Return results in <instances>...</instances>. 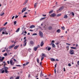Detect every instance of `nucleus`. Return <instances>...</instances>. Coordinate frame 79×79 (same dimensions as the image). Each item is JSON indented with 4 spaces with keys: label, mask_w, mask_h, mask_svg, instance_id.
<instances>
[{
    "label": "nucleus",
    "mask_w": 79,
    "mask_h": 79,
    "mask_svg": "<svg viewBox=\"0 0 79 79\" xmlns=\"http://www.w3.org/2000/svg\"><path fill=\"white\" fill-rule=\"evenodd\" d=\"M61 10L60 8H59V9H58L57 10V12H58V11H60Z\"/></svg>",
    "instance_id": "nucleus-28"
},
{
    "label": "nucleus",
    "mask_w": 79,
    "mask_h": 79,
    "mask_svg": "<svg viewBox=\"0 0 79 79\" xmlns=\"http://www.w3.org/2000/svg\"><path fill=\"white\" fill-rule=\"evenodd\" d=\"M8 68L4 66V68H2L1 69H0V71H2V70H8Z\"/></svg>",
    "instance_id": "nucleus-2"
},
{
    "label": "nucleus",
    "mask_w": 79,
    "mask_h": 79,
    "mask_svg": "<svg viewBox=\"0 0 79 79\" xmlns=\"http://www.w3.org/2000/svg\"><path fill=\"white\" fill-rule=\"evenodd\" d=\"M66 45H71V44H69L68 43H66Z\"/></svg>",
    "instance_id": "nucleus-53"
},
{
    "label": "nucleus",
    "mask_w": 79,
    "mask_h": 79,
    "mask_svg": "<svg viewBox=\"0 0 79 79\" xmlns=\"http://www.w3.org/2000/svg\"><path fill=\"white\" fill-rule=\"evenodd\" d=\"M18 46H15V47H14V49H16L18 48Z\"/></svg>",
    "instance_id": "nucleus-32"
},
{
    "label": "nucleus",
    "mask_w": 79,
    "mask_h": 79,
    "mask_svg": "<svg viewBox=\"0 0 79 79\" xmlns=\"http://www.w3.org/2000/svg\"><path fill=\"white\" fill-rule=\"evenodd\" d=\"M49 30H51V29H52V27H49L48 28Z\"/></svg>",
    "instance_id": "nucleus-25"
},
{
    "label": "nucleus",
    "mask_w": 79,
    "mask_h": 79,
    "mask_svg": "<svg viewBox=\"0 0 79 79\" xmlns=\"http://www.w3.org/2000/svg\"><path fill=\"white\" fill-rule=\"evenodd\" d=\"M4 27H1L0 28V31L1 32L2 31V30H3L4 29Z\"/></svg>",
    "instance_id": "nucleus-17"
},
{
    "label": "nucleus",
    "mask_w": 79,
    "mask_h": 79,
    "mask_svg": "<svg viewBox=\"0 0 79 79\" xmlns=\"http://www.w3.org/2000/svg\"><path fill=\"white\" fill-rule=\"evenodd\" d=\"M45 56V57H46L47 56V55H45V54L44 53H42V56Z\"/></svg>",
    "instance_id": "nucleus-11"
},
{
    "label": "nucleus",
    "mask_w": 79,
    "mask_h": 79,
    "mask_svg": "<svg viewBox=\"0 0 79 79\" xmlns=\"http://www.w3.org/2000/svg\"><path fill=\"white\" fill-rule=\"evenodd\" d=\"M57 32H58V33H60V32H61V31L60 30V29H58L57 30Z\"/></svg>",
    "instance_id": "nucleus-24"
},
{
    "label": "nucleus",
    "mask_w": 79,
    "mask_h": 79,
    "mask_svg": "<svg viewBox=\"0 0 79 79\" xmlns=\"http://www.w3.org/2000/svg\"><path fill=\"white\" fill-rule=\"evenodd\" d=\"M4 56H7V53H5V54H4Z\"/></svg>",
    "instance_id": "nucleus-46"
},
{
    "label": "nucleus",
    "mask_w": 79,
    "mask_h": 79,
    "mask_svg": "<svg viewBox=\"0 0 79 79\" xmlns=\"http://www.w3.org/2000/svg\"><path fill=\"white\" fill-rule=\"evenodd\" d=\"M5 52V50H4L2 51V52Z\"/></svg>",
    "instance_id": "nucleus-59"
},
{
    "label": "nucleus",
    "mask_w": 79,
    "mask_h": 79,
    "mask_svg": "<svg viewBox=\"0 0 79 79\" xmlns=\"http://www.w3.org/2000/svg\"><path fill=\"white\" fill-rule=\"evenodd\" d=\"M5 14V13L4 12H1V14H0V16H3Z\"/></svg>",
    "instance_id": "nucleus-23"
},
{
    "label": "nucleus",
    "mask_w": 79,
    "mask_h": 79,
    "mask_svg": "<svg viewBox=\"0 0 79 79\" xmlns=\"http://www.w3.org/2000/svg\"><path fill=\"white\" fill-rule=\"evenodd\" d=\"M77 64L79 66V61H77Z\"/></svg>",
    "instance_id": "nucleus-51"
},
{
    "label": "nucleus",
    "mask_w": 79,
    "mask_h": 79,
    "mask_svg": "<svg viewBox=\"0 0 79 79\" xmlns=\"http://www.w3.org/2000/svg\"><path fill=\"white\" fill-rule=\"evenodd\" d=\"M66 48L67 49L69 48V46H66Z\"/></svg>",
    "instance_id": "nucleus-58"
},
{
    "label": "nucleus",
    "mask_w": 79,
    "mask_h": 79,
    "mask_svg": "<svg viewBox=\"0 0 79 79\" xmlns=\"http://www.w3.org/2000/svg\"><path fill=\"white\" fill-rule=\"evenodd\" d=\"M70 48L72 49H74V50H76V49L77 48L76 47H70Z\"/></svg>",
    "instance_id": "nucleus-18"
},
{
    "label": "nucleus",
    "mask_w": 79,
    "mask_h": 79,
    "mask_svg": "<svg viewBox=\"0 0 79 79\" xmlns=\"http://www.w3.org/2000/svg\"><path fill=\"white\" fill-rule=\"evenodd\" d=\"M27 41V40L25 39L24 41L23 42V43H27V42H26V41Z\"/></svg>",
    "instance_id": "nucleus-39"
},
{
    "label": "nucleus",
    "mask_w": 79,
    "mask_h": 79,
    "mask_svg": "<svg viewBox=\"0 0 79 79\" xmlns=\"http://www.w3.org/2000/svg\"><path fill=\"white\" fill-rule=\"evenodd\" d=\"M15 44H13L12 46H11L12 48L14 47H15Z\"/></svg>",
    "instance_id": "nucleus-42"
},
{
    "label": "nucleus",
    "mask_w": 79,
    "mask_h": 79,
    "mask_svg": "<svg viewBox=\"0 0 79 79\" xmlns=\"http://www.w3.org/2000/svg\"><path fill=\"white\" fill-rule=\"evenodd\" d=\"M68 65L69 66H71V64H69Z\"/></svg>",
    "instance_id": "nucleus-45"
},
{
    "label": "nucleus",
    "mask_w": 79,
    "mask_h": 79,
    "mask_svg": "<svg viewBox=\"0 0 79 79\" xmlns=\"http://www.w3.org/2000/svg\"><path fill=\"white\" fill-rule=\"evenodd\" d=\"M51 60L52 61H55V59L53 58H51Z\"/></svg>",
    "instance_id": "nucleus-15"
},
{
    "label": "nucleus",
    "mask_w": 79,
    "mask_h": 79,
    "mask_svg": "<svg viewBox=\"0 0 79 79\" xmlns=\"http://www.w3.org/2000/svg\"><path fill=\"white\" fill-rule=\"evenodd\" d=\"M29 62H26V65H27V64H29Z\"/></svg>",
    "instance_id": "nucleus-57"
},
{
    "label": "nucleus",
    "mask_w": 79,
    "mask_h": 79,
    "mask_svg": "<svg viewBox=\"0 0 79 79\" xmlns=\"http://www.w3.org/2000/svg\"><path fill=\"white\" fill-rule=\"evenodd\" d=\"M56 16V14L55 13H53L51 14V16H52V17H55Z\"/></svg>",
    "instance_id": "nucleus-9"
},
{
    "label": "nucleus",
    "mask_w": 79,
    "mask_h": 79,
    "mask_svg": "<svg viewBox=\"0 0 79 79\" xmlns=\"http://www.w3.org/2000/svg\"><path fill=\"white\" fill-rule=\"evenodd\" d=\"M16 21H15L14 22V25H16Z\"/></svg>",
    "instance_id": "nucleus-35"
},
{
    "label": "nucleus",
    "mask_w": 79,
    "mask_h": 79,
    "mask_svg": "<svg viewBox=\"0 0 79 79\" xmlns=\"http://www.w3.org/2000/svg\"><path fill=\"white\" fill-rule=\"evenodd\" d=\"M61 14H58L56 15V16H57V17H58L59 16H61Z\"/></svg>",
    "instance_id": "nucleus-27"
},
{
    "label": "nucleus",
    "mask_w": 79,
    "mask_h": 79,
    "mask_svg": "<svg viewBox=\"0 0 79 79\" xmlns=\"http://www.w3.org/2000/svg\"><path fill=\"white\" fill-rule=\"evenodd\" d=\"M43 45H44V42H43V41H42L41 42L40 46L41 47H42Z\"/></svg>",
    "instance_id": "nucleus-13"
},
{
    "label": "nucleus",
    "mask_w": 79,
    "mask_h": 79,
    "mask_svg": "<svg viewBox=\"0 0 79 79\" xmlns=\"http://www.w3.org/2000/svg\"><path fill=\"white\" fill-rule=\"evenodd\" d=\"M10 79H13V77H11L10 78Z\"/></svg>",
    "instance_id": "nucleus-62"
},
{
    "label": "nucleus",
    "mask_w": 79,
    "mask_h": 79,
    "mask_svg": "<svg viewBox=\"0 0 79 79\" xmlns=\"http://www.w3.org/2000/svg\"><path fill=\"white\" fill-rule=\"evenodd\" d=\"M52 43H54V42H55V41L52 40Z\"/></svg>",
    "instance_id": "nucleus-56"
},
{
    "label": "nucleus",
    "mask_w": 79,
    "mask_h": 79,
    "mask_svg": "<svg viewBox=\"0 0 79 79\" xmlns=\"http://www.w3.org/2000/svg\"><path fill=\"white\" fill-rule=\"evenodd\" d=\"M43 17H45V16H46V15H43Z\"/></svg>",
    "instance_id": "nucleus-61"
},
{
    "label": "nucleus",
    "mask_w": 79,
    "mask_h": 79,
    "mask_svg": "<svg viewBox=\"0 0 79 79\" xmlns=\"http://www.w3.org/2000/svg\"><path fill=\"white\" fill-rule=\"evenodd\" d=\"M45 18V17H44L43 18H42L40 19V21H42V20H43V19H44Z\"/></svg>",
    "instance_id": "nucleus-36"
},
{
    "label": "nucleus",
    "mask_w": 79,
    "mask_h": 79,
    "mask_svg": "<svg viewBox=\"0 0 79 79\" xmlns=\"http://www.w3.org/2000/svg\"><path fill=\"white\" fill-rule=\"evenodd\" d=\"M26 17H27L26 15H24L23 16V18H26Z\"/></svg>",
    "instance_id": "nucleus-52"
},
{
    "label": "nucleus",
    "mask_w": 79,
    "mask_h": 79,
    "mask_svg": "<svg viewBox=\"0 0 79 79\" xmlns=\"http://www.w3.org/2000/svg\"><path fill=\"white\" fill-rule=\"evenodd\" d=\"M39 47H40V45H38L37 46L34 47L33 48V50L35 51H37V49L39 48Z\"/></svg>",
    "instance_id": "nucleus-1"
},
{
    "label": "nucleus",
    "mask_w": 79,
    "mask_h": 79,
    "mask_svg": "<svg viewBox=\"0 0 79 79\" xmlns=\"http://www.w3.org/2000/svg\"><path fill=\"white\" fill-rule=\"evenodd\" d=\"M74 51L73 49H70L69 51V53L70 55H73L74 53Z\"/></svg>",
    "instance_id": "nucleus-3"
},
{
    "label": "nucleus",
    "mask_w": 79,
    "mask_h": 79,
    "mask_svg": "<svg viewBox=\"0 0 79 79\" xmlns=\"http://www.w3.org/2000/svg\"><path fill=\"white\" fill-rule=\"evenodd\" d=\"M30 31H31V32H33V30H30Z\"/></svg>",
    "instance_id": "nucleus-64"
},
{
    "label": "nucleus",
    "mask_w": 79,
    "mask_h": 79,
    "mask_svg": "<svg viewBox=\"0 0 79 79\" xmlns=\"http://www.w3.org/2000/svg\"><path fill=\"white\" fill-rule=\"evenodd\" d=\"M15 18V16H13L12 18V19H13Z\"/></svg>",
    "instance_id": "nucleus-54"
},
{
    "label": "nucleus",
    "mask_w": 79,
    "mask_h": 79,
    "mask_svg": "<svg viewBox=\"0 0 79 79\" xmlns=\"http://www.w3.org/2000/svg\"><path fill=\"white\" fill-rule=\"evenodd\" d=\"M39 59L38 58H37V61L38 63H39Z\"/></svg>",
    "instance_id": "nucleus-26"
},
{
    "label": "nucleus",
    "mask_w": 79,
    "mask_h": 79,
    "mask_svg": "<svg viewBox=\"0 0 79 79\" xmlns=\"http://www.w3.org/2000/svg\"><path fill=\"white\" fill-rule=\"evenodd\" d=\"M55 73L56 74V69H54Z\"/></svg>",
    "instance_id": "nucleus-49"
},
{
    "label": "nucleus",
    "mask_w": 79,
    "mask_h": 79,
    "mask_svg": "<svg viewBox=\"0 0 79 79\" xmlns=\"http://www.w3.org/2000/svg\"><path fill=\"white\" fill-rule=\"evenodd\" d=\"M1 72H0V73H5V70H0Z\"/></svg>",
    "instance_id": "nucleus-12"
},
{
    "label": "nucleus",
    "mask_w": 79,
    "mask_h": 79,
    "mask_svg": "<svg viewBox=\"0 0 79 79\" xmlns=\"http://www.w3.org/2000/svg\"><path fill=\"white\" fill-rule=\"evenodd\" d=\"M9 48L10 49L11 48H12V47H11V46H9Z\"/></svg>",
    "instance_id": "nucleus-48"
},
{
    "label": "nucleus",
    "mask_w": 79,
    "mask_h": 79,
    "mask_svg": "<svg viewBox=\"0 0 79 79\" xmlns=\"http://www.w3.org/2000/svg\"><path fill=\"white\" fill-rule=\"evenodd\" d=\"M26 44H27V43H24V44H23V46L25 47L26 45Z\"/></svg>",
    "instance_id": "nucleus-29"
},
{
    "label": "nucleus",
    "mask_w": 79,
    "mask_h": 79,
    "mask_svg": "<svg viewBox=\"0 0 79 79\" xmlns=\"http://www.w3.org/2000/svg\"><path fill=\"white\" fill-rule=\"evenodd\" d=\"M8 71L7 70H5V72L6 73H8Z\"/></svg>",
    "instance_id": "nucleus-44"
},
{
    "label": "nucleus",
    "mask_w": 79,
    "mask_h": 79,
    "mask_svg": "<svg viewBox=\"0 0 79 79\" xmlns=\"http://www.w3.org/2000/svg\"><path fill=\"white\" fill-rule=\"evenodd\" d=\"M61 28H62L63 30H64L65 28L64 27H61Z\"/></svg>",
    "instance_id": "nucleus-41"
},
{
    "label": "nucleus",
    "mask_w": 79,
    "mask_h": 79,
    "mask_svg": "<svg viewBox=\"0 0 79 79\" xmlns=\"http://www.w3.org/2000/svg\"><path fill=\"white\" fill-rule=\"evenodd\" d=\"M10 64L11 65V66H13V65H14V64H15V63L14 62L13 63V60H10Z\"/></svg>",
    "instance_id": "nucleus-5"
},
{
    "label": "nucleus",
    "mask_w": 79,
    "mask_h": 79,
    "mask_svg": "<svg viewBox=\"0 0 79 79\" xmlns=\"http://www.w3.org/2000/svg\"><path fill=\"white\" fill-rule=\"evenodd\" d=\"M18 15H16L15 17V18H18Z\"/></svg>",
    "instance_id": "nucleus-55"
},
{
    "label": "nucleus",
    "mask_w": 79,
    "mask_h": 79,
    "mask_svg": "<svg viewBox=\"0 0 79 79\" xmlns=\"http://www.w3.org/2000/svg\"><path fill=\"white\" fill-rule=\"evenodd\" d=\"M51 44L52 45L53 47H55V46L53 43H51Z\"/></svg>",
    "instance_id": "nucleus-19"
},
{
    "label": "nucleus",
    "mask_w": 79,
    "mask_h": 79,
    "mask_svg": "<svg viewBox=\"0 0 79 79\" xmlns=\"http://www.w3.org/2000/svg\"><path fill=\"white\" fill-rule=\"evenodd\" d=\"M42 62H41L40 63V66H41V65H42Z\"/></svg>",
    "instance_id": "nucleus-47"
},
{
    "label": "nucleus",
    "mask_w": 79,
    "mask_h": 79,
    "mask_svg": "<svg viewBox=\"0 0 79 79\" xmlns=\"http://www.w3.org/2000/svg\"><path fill=\"white\" fill-rule=\"evenodd\" d=\"M19 79V77L18 76L16 77L15 79Z\"/></svg>",
    "instance_id": "nucleus-43"
},
{
    "label": "nucleus",
    "mask_w": 79,
    "mask_h": 79,
    "mask_svg": "<svg viewBox=\"0 0 79 79\" xmlns=\"http://www.w3.org/2000/svg\"><path fill=\"white\" fill-rule=\"evenodd\" d=\"M64 18H65V19H66L67 18H68V16H67V15H65L64 16Z\"/></svg>",
    "instance_id": "nucleus-20"
},
{
    "label": "nucleus",
    "mask_w": 79,
    "mask_h": 79,
    "mask_svg": "<svg viewBox=\"0 0 79 79\" xmlns=\"http://www.w3.org/2000/svg\"><path fill=\"white\" fill-rule=\"evenodd\" d=\"M30 44L32 45H34V42H33V41L32 40H31L30 41Z\"/></svg>",
    "instance_id": "nucleus-6"
},
{
    "label": "nucleus",
    "mask_w": 79,
    "mask_h": 79,
    "mask_svg": "<svg viewBox=\"0 0 79 79\" xmlns=\"http://www.w3.org/2000/svg\"><path fill=\"white\" fill-rule=\"evenodd\" d=\"M37 2H36L34 4V8H35L37 6Z\"/></svg>",
    "instance_id": "nucleus-16"
},
{
    "label": "nucleus",
    "mask_w": 79,
    "mask_h": 79,
    "mask_svg": "<svg viewBox=\"0 0 79 79\" xmlns=\"http://www.w3.org/2000/svg\"><path fill=\"white\" fill-rule=\"evenodd\" d=\"M27 2H28V0H26L23 3V5H26Z\"/></svg>",
    "instance_id": "nucleus-14"
},
{
    "label": "nucleus",
    "mask_w": 79,
    "mask_h": 79,
    "mask_svg": "<svg viewBox=\"0 0 79 79\" xmlns=\"http://www.w3.org/2000/svg\"><path fill=\"white\" fill-rule=\"evenodd\" d=\"M41 61H42L43 60H44V57L42 56H41Z\"/></svg>",
    "instance_id": "nucleus-30"
},
{
    "label": "nucleus",
    "mask_w": 79,
    "mask_h": 79,
    "mask_svg": "<svg viewBox=\"0 0 79 79\" xmlns=\"http://www.w3.org/2000/svg\"><path fill=\"white\" fill-rule=\"evenodd\" d=\"M56 64L55 65V68H56Z\"/></svg>",
    "instance_id": "nucleus-63"
},
{
    "label": "nucleus",
    "mask_w": 79,
    "mask_h": 79,
    "mask_svg": "<svg viewBox=\"0 0 79 79\" xmlns=\"http://www.w3.org/2000/svg\"><path fill=\"white\" fill-rule=\"evenodd\" d=\"M51 48H52L49 47L48 48V51H50V50H51Z\"/></svg>",
    "instance_id": "nucleus-33"
},
{
    "label": "nucleus",
    "mask_w": 79,
    "mask_h": 79,
    "mask_svg": "<svg viewBox=\"0 0 79 79\" xmlns=\"http://www.w3.org/2000/svg\"><path fill=\"white\" fill-rule=\"evenodd\" d=\"M35 27V25H31V26H30V28H31V29H32V28Z\"/></svg>",
    "instance_id": "nucleus-10"
},
{
    "label": "nucleus",
    "mask_w": 79,
    "mask_h": 79,
    "mask_svg": "<svg viewBox=\"0 0 79 79\" xmlns=\"http://www.w3.org/2000/svg\"><path fill=\"white\" fill-rule=\"evenodd\" d=\"M20 28H18L17 30L16 31V32H18L19 31V29H20Z\"/></svg>",
    "instance_id": "nucleus-22"
},
{
    "label": "nucleus",
    "mask_w": 79,
    "mask_h": 79,
    "mask_svg": "<svg viewBox=\"0 0 79 79\" xmlns=\"http://www.w3.org/2000/svg\"><path fill=\"white\" fill-rule=\"evenodd\" d=\"M4 59H5V57H3L2 58V57L0 56V60L1 61H3V60Z\"/></svg>",
    "instance_id": "nucleus-7"
},
{
    "label": "nucleus",
    "mask_w": 79,
    "mask_h": 79,
    "mask_svg": "<svg viewBox=\"0 0 79 79\" xmlns=\"http://www.w3.org/2000/svg\"><path fill=\"white\" fill-rule=\"evenodd\" d=\"M26 9H27V7H25L23 8L22 11V13H23V12L25 11L26 10Z\"/></svg>",
    "instance_id": "nucleus-8"
},
{
    "label": "nucleus",
    "mask_w": 79,
    "mask_h": 79,
    "mask_svg": "<svg viewBox=\"0 0 79 79\" xmlns=\"http://www.w3.org/2000/svg\"><path fill=\"white\" fill-rule=\"evenodd\" d=\"M39 34L40 37H43V33L42 32L40 31L39 32Z\"/></svg>",
    "instance_id": "nucleus-4"
},
{
    "label": "nucleus",
    "mask_w": 79,
    "mask_h": 79,
    "mask_svg": "<svg viewBox=\"0 0 79 79\" xmlns=\"http://www.w3.org/2000/svg\"><path fill=\"white\" fill-rule=\"evenodd\" d=\"M37 35V34L36 33H34L32 35Z\"/></svg>",
    "instance_id": "nucleus-37"
},
{
    "label": "nucleus",
    "mask_w": 79,
    "mask_h": 79,
    "mask_svg": "<svg viewBox=\"0 0 79 79\" xmlns=\"http://www.w3.org/2000/svg\"><path fill=\"white\" fill-rule=\"evenodd\" d=\"M60 8L61 10H63V9H64V7H63V6L61 7H60Z\"/></svg>",
    "instance_id": "nucleus-31"
},
{
    "label": "nucleus",
    "mask_w": 79,
    "mask_h": 79,
    "mask_svg": "<svg viewBox=\"0 0 79 79\" xmlns=\"http://www.w3.org/2000/svg\"><path fill=\"white\" fill-rule=\"evenodd\" d=\"M53 10H52L50 11L49 12V14H51V13H53Z\"/></svg>",
    "instance_id": "nucleus-21"
},
{
    "label": "nucleus",
    "mask_w": 79,
    "mask_h": 79,
    "mask_svg": "<svg viewBox=\"0 0 79 79\" xmlns=\"http://www.w3.org/2000/svg\"><path fill=\"white\" fill-rule=\"evenodd\" d=\"M16 66H21V65H16Z\"/></svg>",
    "instance_id": "nucleus-60"
},
{
    "label": "nucleus",
    "mask_w": 79,
    "mask_h": 79,
    "mask_svg": "<svg viewBox=\"0 0 79 79\" xmlns=\"http://www.w3.org/2000/svg\"><path fill=\"white\" fill-rule=\"evenodd\" d=\"M42 72L41 71V73H40V77H42Z\"/></svg>",
    "instance_id": "nucleus-38"
},
{
    "label": "nucleus",
    "mask_w": 79,
    "mask_h": 79,
    "mask_svg": "<svg viewBox=\"0 0 79 79\" xmlns=\"http://www.w3.org/2000/svg\"><path fill=\"white\" fill-rule=\"evenodd\" d=\"M8 23L7 22H6L4 24V26H6V24H7Z\"/></svg>",
    "instance_id": "nucleus-40"
},
{
    "label": "nucleus",
    "mask_w": 79,
    "mask_h": 79,
    "mask_svg": "<svg viewBox=\"0 0 79 79\" xmlns=\"http://www.w3.org/2000/svg\"><path fill=\"white\" fill-rule=\"evenodd\" d=\"M14 61H15V62H16V59H14Z\"/></svg>",
    "instance_id": "nucleus-50"
},
{
    "label": "nucleus",
    "mask_w": 79,
    "mask_h": 79,
    "mask_svg": "<svg viewBox=\"0 0 79 79\" xmlns=\"http://www.w3.org/2000/svg\"><path fill=\"white\" fill-rule=\"evenodd\" d=\"M72 14V15H73V16H74V13L73 12H72L71 13V14Z\"/></svg>",
    "instance_id": "nucleus-34"
}]
</instances>
